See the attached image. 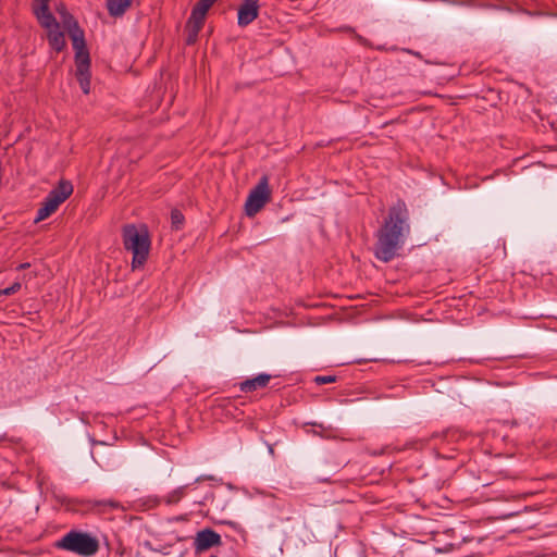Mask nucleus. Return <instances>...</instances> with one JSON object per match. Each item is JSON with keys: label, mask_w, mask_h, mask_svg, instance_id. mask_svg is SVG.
<instances>
[{"label": "nucleus", "mask_w": 557, "mask_h": 557, "mask_svg": "<svg viewBox=\"0 0 557 557\" xmlns=\"http://www.w3.org/2000/svg\"><path fill=\"white\" fill-rule=\"evenodd\" d=\"M54 546L81 556L89 557L94 556L99 550V541L88 533L72 530L57 541Z\"/></svg>", "instance_id": "obj_4"}, {"label": "nucleus", "mask_w": 557, "mask_h": 557, "mask_svg": "<svg viewBox=\"0 0 557 557\" xmlns=\"http://www.w3.org/2000/svg\"><path fill=\"white\" fill-rule=\"evenodd\" d=\"M39 25L47 30V39L53 38V36H57L58 34H63V32L60 29V23L57 21L54 15L52 16V21H46L41 20L38 22Z\"/></svg>", "instance_id": "obj_15"}, {"label": "nucleus", "mask_w": 557, "mask_h": 557, "mask_svg": "<svg viewBox=\"0 0 557 557\" xmlns=\"http://www.w3.org/2000/svg\"><path fill=\"white\" fill-rule=\"evenodd\" d=\"M259 15L258 0H243L238 8L237 23L240 27H245L252 23Z\"/></svg>", "instance_id": "obj_9"}, {"label": "nucleus", "mask_w": 557, "mask_h": 557, "mask_svg": "<svg viewBox=\"0 0 557 557\" xmlns=\"http://www.w3.org/2000/svg\"><path fill=\"white\" fill-rule=\"evenodd\" d=\"M270 195L268 177L263 176L255 188L251 189L245 202V212L247 216L256 215L268 202Z\"/></svg>", "instance_id": "obj_6"}, {"label": "nucleus", "mask_w": 557, "mask_h": 557, "mask_svg": "<svg viewBox=\"0 0 557 557\" xmlns=\"http://www.w3.org/2000/svg\"><path fill=\"white\" fill-rule=\"evenodd\" d=\"M73 193V185L70 181L61 180L58 185L49 191L37 210L35 223L41 222L54 213Z\"/></svg>", "instance_id": "obj_5"}, {"label": "nucleus", "mask_w": 557, "mask_h": 557, "mask_svg": "<svg viewBox=\"0 0 557 557\" xmlns=\"http://www.w3.org/2000/svg\"><path fill=\"white\" fill-rule=\"evenodd\" d=\"M203 17H200L193 12L190 13V16L188 17L186 25H185V33H186V39L185 42L187 46H191L196 44L198 39V35L205 24Z\"/></svg>", "instance_id": "obj_11"}, {"label": "nucleus", "mask_w": 557, "mask_h": 557, "mask_svg": "<svg viewBox=\"0 0 557 557\" xmlns=\"http://www.w3.org/2000/svg\"><path fill=\"white\" fill-rule=\"evenodd\" d=\"M29 265H30L29 263H21V264L17 267V269H18V270L27 269V268H29Z\"/></svg>", "instance_id": "obj_25"}, {"label": "nucleus", "mask_w": 557, "mask_h": 557, "mask_svg": "<svg viewBox=\"0 0 557 557\" xmlns=\"http://www.w3.org/2000/svg\"><path fill=\"white\" fill-rule=\"evenodd\" d=\"M186 488H187V485H183V486L175 488L171 493H169L164 498L165 504L166 505L177 504L185 496Z\"/></svg>", "instance_id": "obj_17"}, {"label": "nucleus", "mask_w": 557, "mask_h": 557, "mask_svg": "<svg viewBox=\"0 0 557 557\" xmlns=\"http://www.w3.org/2000/svg\"><path fill=\"white\" fill-rule=\"evenodd\" d=\"M271 380L270 374L261 373L256 377L245 380L239 383V389L244 393L255 392L259 388L265 387Z\"/></svg>", "instance_id": "obj_12"}, {"label": "nucleus", "mask_w": 557, "mask_h": 557, "mask_svg": "<svg viewBox=\"0 0 557 557\" xmlns=\"http://www.w3.org/2000/svg\"><path fill=\"white\" fill-rule=\"evenodd\" d=\"M123 246L133 253L132 269H140L148 260L151 239L145 224H126L122 228Z\"/></svg>", "instance_id": "obj_2"}, {"label": "nucleus", "mask_w": 557, "mask_h": 557, "mask_svg": "<svg viewBox=\"0 0 557 557\" xmlns=\"http://www.w3.org/2000/svg\"><path fill=\"white\" fill-rule=\"evenodd\" d=\"M49 42V46L57 52H61L65 49L66 47V40H65V35L64 33L63 34H58L57 36H53V38H49L48 40Z\"/></svg>", "instance_id": "obj_18"}, {"label": "nucleus", "mask_w": 557, "mask_h": 557, "mask_svg": "<svg viewBox=\"0 0 557 557\" xmlns=\"http://www.w3.org/2000/svg\"><path fill=\"white\" fill-rule=\"evenodd\" d=\"M410 234L408 210L405 202L398 201L389 210L385 220L384 260L385 262L400 256L406 238Z\"/></svg>", "instance_id": "obj_1"}, {"label": "nucleus", "mask_w": 557, "mask_h": 557, "mask_svg": "<svg viewBox=\"0 0 557 557\" xmlns=\"http://www.w3.org/2000/svg\"><path fill=\"white\" fill-rule=\"evenodd\" d=\"M216 0H198L193 7L191 12L200 17L206 18L207 12L214 4Z\"/></svg>", "instance_id": "obj_16"}, {"label": "nucleus", "mask_w": 557, "mask_h": 557, "mask_svg": "<svg viewBox=\"0 0 557 557\" xmlns=\"http://www.w3.org/2000/svg\"><path fill=\"white\" fill-rule=\"evenodd\" d=\"M375 234L377 240L374 247V253L377 259L383 260V225L376 230Z\"/></svg>", "instance_id": "obj_20"}, {"label": "nucleus", "mask_w": 557, "mask_h": 557, "mask_svg": "<svg viewBox=\"0 0 557 557\" xmlns=\"http://www.w3.org/2000/svg\"><path fill=\"white\" fill-rule=\"evenodd\" d=\"M406 540L394 532L385 533V557H405Z\"/></svg>", "instance_id": "obj_10"}, {"label": "nucleus", "mask_w": 557, "mask_h": 557, "mask_svg": "<svg viewBox=\"0 0 557 557\" xmlns=\"http://www.w3.org/2000/svg\"><path fill=\"white\" fill-rule=\"evenodd\" d=\"M49 2L50 0H33L32 11L38 22L41 20L52 21L53 14L50 12Z\"/></svg>", "instance_id": "obj_13"}, {"label": "nucleus", "mask_w": 557, "mask_h": 557, "mask_svg": "<svg viewBox=\"0 0 557 557\" xmlns=\"http://www.w3.org/2000/svg\"><path fill=\"white\" fill-rule=\"evenodd\" d=\"M133 0H107V10L113 17L122 16L131 7Z\"/></svg>", "instance_id": "obj_14"}, {"label": "nucleus", "mask_w": 557, "mask_h": 557, "mask_svg": "<svg viewBox=\"0 0 557 557\" xmlns=\"http://www.w3.org/2000/svg\"><path fill=\"white\" fill-rule=\"evenodd\" d=\"M57 12L60 14L61 18L64 16V14L69 13L65 4L63 3H60L57 8H55Z\"/></svg>", "instance_id": "obj_24"}, {"label": "nucleus", "mask_w": 557, "mask_h": 557, "mask_svg": "<svg viewBox=\"0 0 557 557\" xmlns=\"http://www.w3.org/2000/svg\"><path fill=\"white\" fill-rule=\"evenodd\" d=\"M72 46L75 51V77L79 83L81 89L85 95L90 91V55L86 46L85 33L82 28L70 32Z\"/></svg>", "instance_id": "obj_3"}, {"label": "nucleus", "mask_w": 557, "mask_h": 557, "mask_svg": "<svg viewBox=\"0 0 557 557\" xmlns=\"http://www.w3.org/2000/svg\"><path fill=\"white\" fill-rule=\"evenodd\" d=\"M210 557H218L216 555H211Z\"/></svg>", "instance_id": "obj_26"}, {"label": "nucleus", "mask_w": 557, "mask_h": 557, "mask_svg": "<svg viewBox=\"0 0 557 557\" xmlns=\"http://www.w3.org/2000/svg\"><path fill=\"white\" fill-rule=\"evenodd\" d=\"M221 544V535L210 528L198 531L194 540V548L196 553L206 552L211 547L219 546Z\"/></svg>", "instance_id": "obj_8"}, {"label": "nucleus", "mask_w": 557, "mask_h": 557, "mask_svg": "<svg viewBox=\"0 0 557 557\" xmlns=\"http://www.w3.org/2000/svg\"><path fill=\"white\" fill-rule=\"evenodd\" d=\"M69 509L73 511H92L98 510L102 511L103 508H117L119 504L114 500H92V499H81V498H70L66 503Z\"/></svg>", "instance_id": "obj_7"}, {"label": "nucleus", "mask_w": 557, "mask_h": 557, "mask_svg": "<svg viewBox=\"0 0 557 557\" xmlns=\"http://www.w3.org/2000/svg\"><path fill=\"white\" fill-rule=\"evenodd\" d=\"M21 289V283L18 282H14L11 286L4 288V289H0V295H13L15 293H17L18 290Z\"/></svg>", "instance_id": "obj_22"}, {"label": "nucleus", "mask_w": 557, "mask_h": 557, "mask_svg": "<svg viewBox=\"0 0 557 557\" xmlns=\"http://www.w3.org/2000/svg\"><path fill=\"white\" fill-rule=\"evenodd\" d=\"M318 385L329 384L336 381L334 375H317L313 380Z\"/></svg>", "instance_id": "obj_23"}, {"label": "nucleus", "mask_w": 557, "mask_h": 557, "mask_svg": "<svg viewBox=\"0 0 557 557\" xmlns=\"http://www.w3.org/2000/svg\"><path fill=\"white\" fill-rule=\"evenodd\" d=\"M63 26L67 29V33L76 30V28H81L78 25V22L76 18L69 12L64 14V16L61 18Z\"/></svg>", "instance_id": "obj_19"}, {"label": "nucleus", "mask_w": 557, "mask_h": 557, "mask_svg": "<svg viewBox=\"0 0 557 557\" xmlns=\"http://www.w3.org/2000/svg\"><path fill=\"white\" fill-rule=\"evenodd\" d=\"M171 220H172V224L174 225V227L176 230H180L183 224V221H184V215L181 213V211L173 210L171 212Z\"/></svg>", "instance_id": "obj_21"}]
</instances>
